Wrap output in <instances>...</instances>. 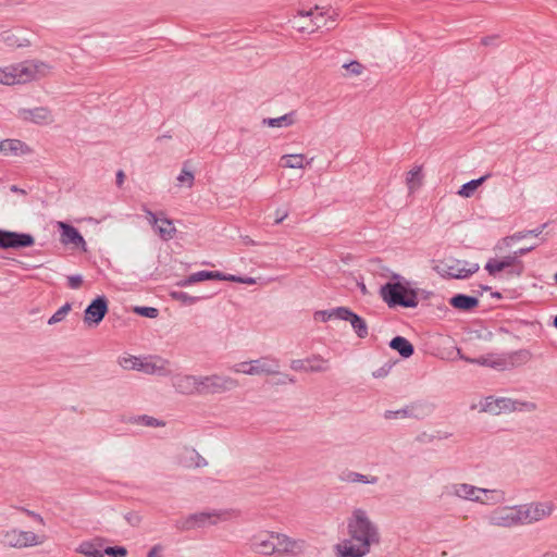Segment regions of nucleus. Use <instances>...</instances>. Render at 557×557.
<instances>
[{
  "mask_svg": "<svg viewBox=\"0 0 557 557\" xmlns=\"http://www.w3.org/2000/svg\"><path fill=\"white\" fill-rule=\"evenodd\" d=\"M22 510H23V511H25V512H26V513H28V515L35 516V513H34V512H32V511H29V510H26V509H22Z\"/></svg>",
  "mask_w": 557,
  "mask_h": 557,
  "instance_id": "57",
  "label": "nucleus"
},
{
  "mask_svg": "<svg viewBox=\"0 0 557 557\" xmlns=\"http://www.w3.org/2000/svg\"><path fill=\"white\" fill-rule=\"evenodd\" d=\"M555 511L552 500L531 502L520 504L521 524L528 525L549 518Z\"/></svg>",
  "mask_w": 557,
  "mask_h": 557,
  "instance_id": "11",
  "label": "nucleus"
},
{
  "mask_svg": "<svg viewBox=\"0 0 557 557\" xmlns=\"http://www.w3.org/2000/svg\"><path fill=\"white\" fill-rule=\"evenodd\" d=\"M487 176H482L478 180H472L466 184H463L458 190V195L462 198H470L474 195L478 188L485 182Z\"/></svg>",
  "mask_w": 557,
  "mask_h": 557,
  "instance_id": "32",
  "label": "nucleus"
},
{
  "mask_svg": "<svg viewBox=\"0 0 557 557\" xmlns=\"http://www.w3.org/2000/svg\"><path fill=\"white\" fill-rule=\"evenodd\" d=\"M202 281H206V271H199L190 274L187 278L180 282L178 285L185 287Z\"/></svg>",
  "mask_w": 557,
  "mask_h": 557,
  "instance_id": "42",
  "label": "nucleus"
},
{
  "mask_svg": "<svg viewBox=\"0 0 557 557\" xmlns=\"http://www.w3.org/2000/svg\"><path fill=\"white\" fill-rule=\"evenodd\" d=\"M290 369L297 372H325L329 370V361L321 356H311L292 360Z\"/></svg>",
  "mask_w": 557,
  "mask_h": 557,
  "instance_id": "17",
  "label": "nucleus"
},
{
  "mask_svg": "<svg viewBox=\"0 0 557 557\" xmlns=\"http://www.w3.org/2000/svg\"><path fill=\"white\" fill-rule=\"evenodd\" d=\"M134 312L146 318L154 319L159 314V310L153 307H135Z\"/></svg>",
  "mask_w": 557,
  "mask_h": 557,
  "instance_id": "43",
  "label": "nucleus"
},
{
  "mask_svg": "<svg viewBox=\"0 0 557 557\" xmlns=\"http://www.w3.org/2000/svg\"><path fill=\"white\" fill-rule=\"evenodd\" d=\"M442 277L465 280L476 273L480 265L475 262H467L458 259L438 261L433 268Z\"/></svg>",
  "mask_w": 557,
  "mask_h": 557,
  "instance_id": "8",
  "label": "nucleus"
},
{
  "mask_svg": "<svg viewBox=\"0 0 557 557\" xmlns=\"http://www.w3.org/2000/svg\"><path fill=\"white\" fill-rule=\"evenodd\" d=\"M533 247L528 248H520L519 250L515 251L512 256H517V259H519L520 256L525 255L527 252L531 251Z\"/></svg>",
  "mask_w": 557,
  "mask_h": 557,
  "instance_id": "52",
  "label": "nucleus"
},
{
  "mask_svg": "<svg viewBox=\"0 0 557 557\" xmlns=\"http://www.w3.org/2000/svg\"><path fill=\"white\" fill-rule=\"evenodd\" d=\"M491 366H493V367L503 366V362L502 361L493 362V363H491Z\"/></svg>",
  "mask_w": 557,
  "mask_h": 557,
  "instance_id": "56",
  "label": "nucleus"
},
{
  "mask_svg": "<svg viewBox=\"0 0 557 557\" xmlns=\"http://www.w3.org/2000/svg\"><path fill=\"white\" fill-rule=\"evenodd\" d=\"M194 180H195L194 173L189 169L188 163L185 162L181 170V173L176 177L177 184H178V186H184V187L190 188L194 185Z\"/></svg>",
  "mask_w": 557,
  "mask_h": 557,
  "instance_id": "36",
  "label": "nucleus"
},
{
  "mask_svg": "<svg viewBox=\"0 0 557 557\" xmlns=\"http://www.w3.org/2000/svg\"><path fill=\"white\" fill-rule=\"evenodd\" d=\"M344 307H337L331 310H321L314 313V319L320 322H327L332 319H341Z\"/></svg>",
  "mask_w": 557,
  "mask_h": 557,
  "instance_id": "37",
  "label": "nucleus"
},
{
  "mask_svg": "<svg viewBox=\"0 0 557 557\" xmlns=\"http://www.w3.org/2000/svg\"><path fill=\"white\" fill-rule=\"evenodd\" d=\"M319 7H315L314 9H310V10H299L297 12V16L299 17H311L310 20V25H297L295 23V27L299 30V32H308V33H313L315 29L320 28V27H323V26H327V22L324 20V13L323 12H319Z\"/></svg>",
  "mask_w": 557,
  "mask_h": 557,
  "instance_id": "19",
  "label": "nucleus"
},
{
  "mask_svg": "<svg viewBox=\"0 0 557 557\" xmlns=\"http://www.w3.org/2000/svg\"><path fill=\"white\" fill-rule=\"evenodd\" d=\"M52 66L38 59H28L0 66V85H24L47 77Z\"/></svg>",
  "mask_w": 557,
  "mask_h": 557,
  "instance_id": "3",
  "label": "nucleus"
},
{
  "mask_svg": "<svg viewBox=\"0 0 557 557\" xmlns=\"http://www.w3.org/2000/svg\"><path fill=\"white\" fill-rule=\"evenodd\" d=\"M481 364H488L487 361L485 359H483L482 361H480Z\"/></svg>",
  "mask_w": 557,
  "mask_h": 557,
  "instance_id": "60",
  "label": "nucleus"
},
{
  "mask_svg": "<svg viewBox=\"0 0 557 557\" xmlns=\"http://www.w3.org/2000/svg\"><path fill=\"white\" fill-rule=\"evenodd\" d=\"M18 115L36 124L46 125L52 122V114L47 107H27L20 110Z\"/></svg>",
  "mask_w": 557,
  "mask_h": 557,
  "instance_id": "20",
  "label": "nucleus"
},
{
  "mask_svg": "<svg viewBox=\"0 0 557 557\" xmlns=\"http://www.w3.org/2000/svg\"><path fill=\"white\" fill-rule=\"evenodd\" d=\"M140 372L149 375H165L169 372V361L157 356L145 357Z\"/></svg>",
  "mask_w": 557,
  "mask_h": 557,
  "instance_id": "21",
  "label": "nucleus"
},
{
  "mask_svg": "<svg viewBox=\"0 0 557 557\" xmlns=\"http://www.w3.org/2000/svg\"><path fill=\"white\" fill-rule=\"evenodd\" d=\"M527 235H534V236H537L539 233L537 232H534V231H531V232H528L527 234H515L512 236H507V237H504L502 238L494 247L495 250H502L504 248H509L511 247L512 243H515L516 240H519L523 237H525Z\"/></svg>",
  "mask_w": 557,
  "mask_h": 557,
  "instance_id": "38",
  "label": "nucleus"
},
{
  "mask_svg": "<svg viewBox=\"0 0 557 557\" xmlns=\"http://www.w3.org/2000/svg\"><path fill=\"white\" fill-rule=\"evenodd\" d=\"M346 535L333 546L335 557H366L382 541L379 524L363 508H354L346 518Z\"/></svg>",
  "mask_w": 557,
  "mask_h": 557,
  "instance_id": "1",
  "label": "nucleus"
},
{
  "mask_svg": "<svg viewBox=\"0 0 557 557\" xmlns=\"http://www.w3.org/2000/svg\"><path fill=\"white\" fill-rule=\"evenodd\" d=\"M141 361H143V358L132 356V355L121 356L117 359L119 366L122 367L124 370L140 371Z\"/></svg>",
  "mask_w": 557,
  "mask_h": 557,
  "instance_id": "33",
  "label": "nucleus"
},
{
  "mask_svg": "<svg viewBox=\"0 0 557 557\" xmlns=\"http://www.w3.org/2000/svg\"><path fill=\"white\" fill-rule=\"evenodd\" d=\"M495 38L494 37H485L482 38V45L487 46L490 45Z\"/></svg>",
  "mask_w": 557,
  "mask_h": 557,
  "instance_id": "53",
  "label": "nucleus"
},
{
  "mask_svg": "<svg viewBox=\"0 0 557 557\" xmlns=\"http://www.w3.org/2000/svg\"><path fill=\"white\" fill-rule=\"evenodd\" d=\"M541 557H557V553H555V552H546Z\"/></svg>",
  "mask_w": 557,
  "mask_h": 557,
  "instance_id": "54",
  "label": "nucleus"
},
{
  "mask_svg": "<svg viewBox=\"0 0 557 557\" xmlns=\"http://www.w3.org/2000/svg\"><path fill=\"white\" fill-rule=\"evenodd\" d=\"M231 371L236 374L252 376L271 375L278 372V363L270 357H261L255 360L236 362L231 367Z\"/></svg>",
  "mask_w": 557,
  "mask_h": 557,
  "instance_id": "9",
  "label": "nucleus"
},
{
  "mask_svg": "<svg viewBox=\"0 0 557 557\" xmlns=\"http://www.w3.org/2000/svg\"><path fill=\"white\" fill-rule=\"evenodd\" d=\"M486 521L492 527L504 529L522 525L520 505L498 506L488 512Z\"/></svg>",
  "mask_w": 557,
  "mask_h": 557,
  "instance_id": "10",
  "label": "nucleus"
},
{
  "mask_svg": "<svg viewBox=\"0 0 557 557\" xmlns=\"http://www.w3.org/2000/svg\"><path fill=\"white\" fill-rule=\"evenodd\" d=\"M389 347L394 350H397L404 358H409L413 354L412 344L407 338L401 336L394 337L389 343Z\"/></svg>",
  "mask_w": 557,
  "mask_h": 557,
  "instance_id": "29",
  "label": "nucleus"
},
{
  "mask_svg": "<svg viewBox=\"0 0 557 557\" xmlns=\"http://www.w3.org/2000/svg\"><path fill=\"white\" fill-rule=\"evenodd\" d=\"M284 218H285V215H284L283 218L277 219L275 222H276V223H280V222H282V221H283V219H284Z\"/></svg>",
  "mask_w": 557,
  "mask_h": 557,
  "instance_id": "59",
  "label": "nucleus"
},
{
  "mask_svg": "<svg viewBox=\"0 0 557 557\" xmlns=\"http://www.w3.org/2000/svg\"><path fill=\"white\" fill-rule=\"evenodd\" d=\"M143 421L146 425H149V426H158L160 425V423L152 417H143Z\"/></svg>",
  "mask_w": 557,
  "mask_h": 557,
  "instance_id": "51",
  "label": "nucleus"
},
{
  "mask_svg": "<svg viewBox=\"0 0 557 557\" xmlns=\"http://www.w3.org/2000/svg\"><path fill=\"white\" fill-rule=\"evenodd\" d=\"M339 320L348 321L351 327L355 330L356 334L360 338H364L368 336V325L366 321L352 312L349 308L344 307L343 314Z\"/></svg>",
  "mask_w": 557,
  "mask_h": 557,
  "instance_id": "25",
  "label": "nucleus"
},
{
  "mask_svg": "<svg viewBox=\"0 0 557 557\" xmlns=\"http://www.w3.org/2000/svg\"><path fill=\"white\" fill-rule=\"evenodd\" d=\"M171 297L172 299L180 301L184 305H194L200 299L197 296H191L184 292H172Z\"/></svg>",
  "mask_w": 557,
  "mask_h": 557,
  "instance_id": "41",
  "label": "nucleus"
},
{
  "mask_svg": "<svg viewBox=\"0 0 557 557\" xmlns=\"http://www.w3.org/2000/svg\"><path fill=\"white\" fill-rule=\"evenodd\" d=\"M345 481L350 483L376 484L377 478L374 475H364L358 472H349Z\"/></svg>",
  "mask_w": 557,
  "mask_h": 557,
  "instance_id": "39",
  "label": "nucleus"
},
{
  "mask_svg": "<svg viewBox=\"0 0 557 557\" xmlns=\"http://www.w3.org/2000/svg\"><path fill=\"white\" fill-rule=\"evenodd\" d=\"M233 512L228 509H213L208 511H199L188 516L184 521L185 529H197L214 525L220 522L227 521L232 518Z\"/></svg>",
  "mask_w": 557,
  "mask_h": 557,
  "instance_id": "12",
  "label": "nucleus"
},
{
  "mask_svg": "<svg viewBox=\"0 0 557 557\" xmlns=\"http://www.w3.org/2000/svg\"><path fill=\"white\" fill-rule=\"evenodd\" d=\"M163 552H164V547H163V545H161V544H156V545H153V546L149 549V552H148V554H147V557H164V556H163Z\"/></svg>",
  "mask_w": 557,
  "mask_h": 557,
  "instance_id": "49",
  "label": "nucleus"
},
{
  "mask_svg": "<svg viewBox=\"0 0 557 557\" xmlns=\"http://www.w3.org/2000/svg\"><path fill=\"white\" fill-rule=\"evenodd\" d=\"M386 278L387 282L380 288V296L389 308L418 306V290L409 280L396 272H391Z\"/></svg>",
  "mask_w": 557,
  "mask_h": 557,
  "instance_id": "4",
  "label": "nucleus"
},
{
  "mask_svg": "<svg viewBox=\"0 0 557 557\" xmlns=\"http://www.w3.org/2000/svg\"><path fill=\"white\" fill-rule=\"evenodd\" d=\"M72 307L70 304L63 305L60 309H58L51 318L48 320V324H57L65 319V317L71 311Z\"/></svg>",
  "mask_w": 557,
  "mask_h": 557,
  "instance_id": "40",
  "label": "nucleus"
},
{
  "mask_svg": "<svg viewBox=\"0 0 557 557\" xmlns=\"http://www.w3.org/2000/svg\"><path fill=\"white\" fill-rule=\"evenodd\" d=\"M33 153V149L25 143L18 139H3L0 140V154L2 156H25Z\"/></svg>",
  "mask_w": 557,
  "mask_h": 557,
  "instance_id": "22",
  "label": "nucleus"
},
{
  "mask_svg": "<svg viewBox=\"0 0 557 557\" xmlns=\"http://www.w3.org/2000/svg\"><path fill=\"white\" fill-rule=\"evenodd\" d=\"M83 284V277L81 275L67 276V285L72 289H78Z\"/></svg>",
  "mask_w": 557,
  "mask_h": 557,
  "instance_id": "47",
  "label": "nucleus"
},
{
  "mask_svg": "<svg viewBox=\"0 0 557 557\" xmlns=\"http://www.w3.org/2000/svg\"><path fill=\"white\" fill-rule=\"evenodd\" d=\"M485 270L492 276H496L504 270L508 271V275L520 277L524 272V264L517 259V256L508 255L504 258H491L486 264Z\"/></svg>",
  "mask_w": 557,
  "mask_h": 557,
  "instance_id": "14",
  "label": "nucleus"
},
{
  "mask_svg": "<svg viewBox=\"0 0 557 557\" xmlns=\"http://www.w3.org/2000/svg\"><path fill=\"white\" fill-rule=\"evenodd\" d=\"M424 183L423 165L413 164L405 174V184L409 195L419 190Z\"/></svg>",
  "mask_w": 557,
  "mask_h": 557,
  "instance_id": "23",
  "label": "nucleus"
},
{
  "mask_svg": "<svg viewBox=\"0 0 557 557\" xmlns=\"http://www.w3.org/2000/svg\"><path fill=\"white\" fill-rule=\"evenodd\" d=\"M34 244L35 238L30 234L0 230L1 249H18L32 247Z\"/></svg>",
  "mask_w": 557,
  "mask_h": 557,
  "instance_id": "15",
  "label": "nucleus"
},
{
  "mask_svg": "<svg viewBox=\"0 0 557 557\" xmlns=\"http://www.w3.org/2000/svg\"><path fill=\"white\" fill-rule=\"evenodd\" d=\"M162 218H158L154 213L151 211H147V220L150 224L154 225L161 220Z\"/></svg>",
  "mask_w": 557,
  "mask_h": 557,
  "instance_id": "50",
  "label": "nucleus"
},
{
  "mask_svg": "<svg viewBox=\"0 0 557 557\" xmlns=\"http://www.w3.org/2000/svg\"><path fill=\"white\" fill-rule=\"evenodd\" d=\"M200 395L222 394L238 386V382L225 374L199 375Z\"/></svg>",
  "mask_w": 557,
  "mask_h": 557,
  "instance_id": "13",
  "label": "nucleus"
},
{
  "mask_svg": "<svg viewBox=\"0 0 557 557\" xmlns=\"http://www.w3.org/2000/svg\"><path fill=\"white\" fill-rule=\"evenodd\" d=\"M231 274H223L219 271H206V281L207 280H220V281H228Z\"/></svg>",
  "mask_w": 557,
  "mask_h": 557,
  "instance_id": "46",
  "label": "nucleus"
},
{
  "mask_svg": "<svg viewBox=\"0 0 557 557\" xmlns=\"http://www.w3.org/2000/svg\"><path fill=\"white\" fill-rule=\"evenodd\" d=\"M554 326L557 329V315L554 318Z\"/></svg>",
  "mask_w": 557,
  "mask_h": 557,
  "instance_id": "58",
  "label": "nucleus"
},
{
  "mask_svg": "<svg viewBox=\"0 0 557 557\" xmlns=\"http://www.w3.org/2000/svg\"><path fill=\"white\" fill-rule=\"evenodd\" d=\"M343 67L350 74V75H360L364 69V66L358 62V61H351L349 63H346L343 65Z\"/></svg>",
  "mask_w": 557,
  "mask_h": 557,
  "instance_id": "44",
  "label": "nucleus"
},
{
  "mask_svg": "<svg viewBox=\"0 0 557 557\" xmlns=\"http://www.w3.org/2000/svg\"><path fill=\"white\" fill-rule=\"evenodd\" d=\"M471 410L491 416L510 414L515 412H533L537 405L529 399L510 396L490 395L480 397L471 403Z\"/></svg>",
  "mask_w": 557,
  "mask_h": 557,
  "instance_id": "5",
  "label": "nucleus"
},
{
  "mask_svg": "<svg viewBox=\"0 0 557 557\" xmlns=\"http://www.w3.org/2000/svg\"><path fill=\"white\" fill-rule=\"evenodd\" d=\"M2 41L10 48L28 47L29 40L26 38H18L14 33L4 32L1 34Z\"/></svg>",
  "mask_w": 557,
  "mask_h": 557,
  "instance_id": "34",
  "label": "nucleus"
},
{
  "mask_svg": "<svg viewBox=\"0 0 557 557\" xmlns=\"http://www.w3.org/2000/svg\"><path fill=\"white\" fill-rule=\"evenodd\" d=\"M447 496L484 506L504 503L506 493L500 488H484L467 482H454L445 486Z\"/></svg>",
  "mask_w": 557,
  "mask_h": 557,
  "instance_id": "6",
  "label": "nucleus"
},
{
  "mask_svg": "<svg viewBox=\"0 0 557 557\" xmlns=\"http://www.w3.org/2000/svg\"><path fill=\"white\" fill-rule=\"evenodd\" d=\"M46 542L44 534L35 533L29 530L18 528H9L0 532V545L8 548H28L42 545Z\"/></svg>",
  "mask_w": 557,
  "mask_h": 557,
  "instance_id": "7",
  "label": "nucleus"
},
{
  "mask_svg": "<svg viewBox=\"0 0 557 557\" xmlns=\"http://www.w3.org/2000/svg\"><path fill=\"white\" fill-rule=\"evenodd\" d=\"M450 305L459 310H470L478 306L479 300L475 297L467 295H456L450 299Z\"/></svg>",
  "mask_w": 557,
  "mask_h": 557,
  "instance_id": "31",
  "label": "nucleus"
},
{
  "mask_svg": "<svg viewBox=\"0 0 557 557\" xmlns=\"http://www.w3.org/2000/svg\"><path fill=\"white\" fill-rule=\"evenodd\" d=\"M173 387L182 395H200L199 375L178 374L173 377Z\"/></svg>",
  "mask_w": 557,
  "mask_h": 557,
  "instance_id": "18",
  "label": "nucleus"
},
{
  "mask_svg": "<svg viewBox=\"0 0 557 557\" xmlns=\"http://www.w3.org/2000/svg\"><path fill=\"white\" fill-rule=\"evenodd\" d=\"M58 227L61 230V242L63 244H72L75 247L85 249L86 242L78 231L65 222H58Z\"/></svg>",
  "mask_w": 557,
  "mask_h": 557,
  "instance_id": "24",
  "label": "nucleus"
},
{
  "mask_svg": "<svg viewBox=\"0 0 557 557\" xmlns=\"http://www.w3.org/2000/svg\"><path fill=\"white\" fill-rule=\"evenodd\" d=\"M156 232L163 240H170L174 237L176 228L171 220L162 218L156 224Z\"/></svg>",
  "mask_w": 557,
  "mask_h": 557,
  "instance_id": "30",
  "label": "nucleus"
},
{
  "mask_svg": "<svg viewBox=\"0 0 557 557\" xmlns=\"http://www.w3.org/2000/svg\"><path fill=\"white\" fill-rule=\"evenodd\" d=\"M108 312V300L104 296L97 297L85 310L84 322L88 326H97Z\"/></svg>",
  "mask_w": 557,
  "mask_h": 557,
  "instance_id": "16",
  "label": "nucleus"
},
{
  "mask_svg": "<svg viewBox=\"0 0 557 557\" xmlns=\"http://www.w3.org/2000/svg\"><path fill=\"white\" fill-rule=\"evenodd\" d=\"M230 282H236V283H242V284H246V285H253L257 283V280L253 278V277H240V276H236V275H230V277H227Z\"/></svg>",
  "mask_w": 557,
  "mask_h": 557,
  "instance_id": "48",
  "label": "nucleus"
},
{
  "mask_svg": "<svg viewBox=\"0 0 557 557\" xmlns=\"http://www.w3.org/2000/svg\"><path fill=\"white\" fill-rule=\"evenodd\" d=\"M297 121L296 111L282 114L276 117L263 119L262 124L273 128H284L292 126Z\"/></svg>",
  "mask_w": 557,
  "mask_h": 557,
  "instance_id": "27",
  "label": "nucleus"
},
{
  "mask_svg": "<svg viewBox=\"0 0 557 557\" xmlns=\"http://www.w3.org/2000/svg\"><path fill=\"white\" fill-rule=\"evenodd\" d=\"M104 554L111 557H124L127 550L124 547H107Z\"/></svg>",
  "mask_w": 557,
  "mask_h": 557,
  "instance_id": "45",
  "label": "nucleus"
},
{
  "mask_svg": "<svg viewBox=\"0 0 557 557\" xmlns=\"http://www.w3.org/2000/svg\"><path fill=\"white\" fill-rule=\"evenodd\" d=\"M425 414L424 410L420 406H411L398 410H386L384 418L386 420L406 419V418H422Z\"/></svg>",
  "mask_w": 557,
  "mask_h": 557,
  "instance_id": "26",
  "label": "nucleus"
},
{
  "mask_svg": "<svg viewBox=\"0 0 557 557\" xmlns=\"http://www.w3.org/2000/svg\"><path fill=\"white\" fill-rule=\"evenodd\" d=\"M309 164L306 156L302 153L284 154L280 159V165L285 169H305Z\"/></svg>",
  "mask_w": 557,
  "mask_h": 557,
  "instance_id": "28",
  "label": "nucleus"
},
{
  "mask_svg": "<svg viewBox=\"0 0 557 557\" xmlns=\"http://www.w3.org/2000/svg\"><path fill=\"white\" fill-rule=\"evenodd\" d=\"M250 552L261 556H295L306 550V542L286 533L258 530L248 540Z\"/></svg>",
  "mask_w": 557,
  "mask_h": 557,
  "instance_id": "2",
  "label": "nucleus"
},
{
  "mask_svg": "<svg viewBox=\"0 0 557 557\" xmlns=\"http://www.w3.org/2000/svg\"><path fill=\"white\" fill-rule=\"evenodd\" d=\"M554 278H555V281L557 283V272L555 273Z\"/></svg>",
  "mask_w": 557,
  "mask_h": 557,
  "instance_id": "61",
  "label": "nucleus"
},
{
  "mask_svg": "<svg viewBox=\"0 0 557 557\" xmlns=\"http://www.w3.org/2000/svg\"><path fill=\"white\" fill-rule=\"evenodd\" d=\"M123 180H124V174H123V172H119V173H117V183H119V184H122V183H123Z\"/></svg>",
  "mask_w": 557,
  "mask_h": 557,
  "instance_id": "55",
  "label": "nucleus"
},
{
  "mask_svg": "<svg viewBox=\"0 0 557 557\" xmlns=\"http://www.w3.org/2000/svg\"><path fill=\"white\" fill-rule=\"evenodd\" d=\"M76 552L86 557H103L100 546L95 542H83L76 548Z\"/></svg>",
  "mask_w": 557,
  "mask_h": 557,
  "instance_id": "35",
  "label": "nucleus"
}]
</instances>
